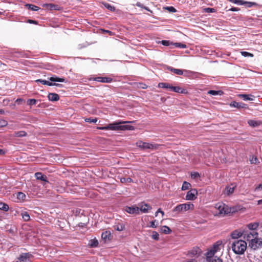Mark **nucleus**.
Masks as SVG:
<instances>
[{
  "instance_id": "1",
  "label": "nucleus",
  "mask_w": 262,
  "mask_h": 262,
  "mask_svg": "<svg viewBox=\"0 0 262 262\" xmlns=\"http://www.w3.org/2000/svg\"><path fill=\"white\" fill-rule=\"evenodd\" d=\"M129 121H117L113 123L108 124L105 126L99 127L101 130H133L135 129L133 126L129 125H123L126 123H130Z\"/></svg>"
},
{
  "instance_id": "2",
  "label": "nucleus",
  "mask_w": 262,
  "mask_h": 262,
  "mask_svg": "<svg viewBox=\"0 0 262 262\" xmlns=\"http://www.w3.org/2000/svg\"><path fill=\"white\" fill-rule=\"evenodd\" d=\"M229 244L231 245V248L233 252L238 255H241L244 253L247 248V243L242 239H235L233 241H230Z\"/></svg>"
},
{
  "instance_id": "3",
  "label": "nucleus",
  "mask_w": 262,
  "mask_h": 262,
  "mask_svg": "<svg viewBox=\"0 0 262 262\" xmlns=\"http://www.w3.org/2000/svg\"><path fill=\"white\" fill-rule=\"evenodd\" d=\"M193 205L190 203H184L178 205L176 206L173 209V212H175L177 213H181L182 212H185L191 208H193Z\"/></svg>"
},
{
  "instance_id": "4",
  "label": "nucleus",
  "mask_w": 262,
  "mask_h": 262,
  "mask_svg": "<svg viewBox=\"0 0 262 262\" xmlns=\"http://www.w3.org/2000/svg\"><path fill=\"white\" fill-rule=\"evenodd\" d=\"M222 245L221 241H217L205 254V256H215V254L220 251V247Z\"/></svg>"
},
{
  "instance_id": "5",
  "label": "nucleus",
  "mask_w": 262,
  "mask_h": 262,
  "mask_svg": "<svg viewBox=\"0 0 262 262\" xmlns=\"http://www.w3.org/2000/svg\"><path fill=\"white\" fill-rule=\"evenodd\" d=\"M252 241L249 243V246L253 250H256L262 246V239L257 237L252 238Z\"/></svg>"
},
{
  "instance_id": "6",
  "label": "nucleus",
  "mask_w": 262,
  "mask_h": 262,
  "mask_svg": "<svg viewBox=\"0 0 262 262\" xmlns=\"http://www.w3.org/2000/svg\"><path fill=\"white\" fill-rule=\"evenodd\" d=\"M243 235L245 239L250 242L253 240L252 238L257 237L258 233L255 231H250L243 233Z\"/></svg>"
},
{
  "instance_id": "7",
  "label": "nucleus",
  "mask_w": 262,
  "mask_h": 262,
  "mask_svg": "<svg viewBox=\"0 0 262 262\" xmlns=\"http://www.w3.org/2000/svg\"><path fill=\"white\" fill-rule=\"evenodd\" d=\"M139 209V212L140 211L146 213L148 212V210L151 209V207L148 204L144 203L141 202L138 204V206H137Z\"/></svg>"
},
{
  "instance_id": "8",
  "label": "nucleus",
  "mask_w": 262,
  "mask_h": 262,
  "mask_svg": "<svg viewBox=\"0 0 262 262\" xmlns=\"http://www.w3.org/2000/svg\"><path fill=\"white\" fill-rule=\"evenodd\" d=\"M197 194V190L195 189H191L187 192L185 199L187 200H194L196 198Z\"/></svg>"
},
{
  "instance_id": "9",
  "label": "nucleus",
  "mask_w": 262,
  "mask_h": 262,
  "mask_svg": "<svg viewBox=\"0 0 262 262\" xmlns=\"http://www.w3.org/2000/svg\"><path fill=\"white\" fill-rule=\"evenodd\" d=\"M90 79L102 83H111L113 81V79L112 78L107 77H93Z\"/></svg>"
},
{
  "instance_id": "10",
  "label": "nucleus",
  "mask_w": 262,
  "mask_h": 262,
  "mask_svg": "<svg viewBox=\"0 0 262 262\" xmlns=\"http://www.w3.org/2000/svg\"><path fill=\"white\" fill-rule=\"evenodd\" d=\"M124 210L129 214H139L138 208L136 206H126L124 208Z\"/></svg>"
},
{
  "instance_id": "11",
  "label": "nucleus",
  "mask_w": 262,
  "mask_h": 262,
  "mask_svg": "<svg viewBox=\"0 0 262 262\" xmlns=\"http://www.w3.org/2000/svg\"><path fill=\"white\" fill-rule=\"evenodd\" d=\"M137 145L139 147L142 148L143 149H152L154 147V145L147 142H143L142 141L137 142Z\"/></svg>"
},
{
  "instance_id": "12",
  "label": "nucleus",
  "mask_w": 262,
  "mask_h": 262,
  "mask_svg": "<svg viewBox=\"0 0 262 262\" xmlns=\"http://www.w3.org/2000/svg\"><path fill=\"white\" fill-rule=\"evenodd\" d=\"M215 208L217 209L219 214H226L228 213L227 210L225 209V205L224 204L218 203L215 205Z\"/></svg>"
},
{
  "instance_id": "13",
  "label": "nucleus",
  "mask_w": 262,
  "mask_h": 262,
  "mask_svg": "<svg viewBox=\"0 0 262 262\" xmlns=\"http://www.w3.org/2000/svg\"><path fill=\"white\" fill-rule=\"evenodd\" d=\"M170 91L180 94H186L188 93V91L186 89H183L180 86H174L171 85V87L170 88Z\"/></svg>"
},
{
  "instance_id": "14",
  "label": "nucleus",
  "mask_w": 262,
  "mask_h": 262,
  "mask_svg": "<svg viewBox=\"0 0 262 262\" xmlns=\"http://www.w3.org/2000/svg\"><path fill=\"white\" fill-rule=\"evenodd\" d=\"M206 262H223L220 257L216 256H205Z\"/></svg>"
},
{
  "instance_id": "15",
  "label": "nucleus",
  "mask_w": 262,
  "mask_h": 262,
  "mask_svg": "<svg viewBox=\"0 0 262 262\" xmlns=\"http://www.w3.org/2000/svg\"><path fill=\"white\" fill-rule=\"evenodd\" d=\"M32 257V255L30 253H24L21 254L18 257L21 262H27V260Z\"/></svg>"
},
{
  "instance_id": "16",
  "label": "nucleus",
  "mask_w": 262,
  "mask_h": 262,
  "mask_svg": "<svg viewBox=\"0 0 262 262\" xmlns=\"http://www.w3.org/2000/svg\"><path fill=\"white\" fill-rule=\"evenodd\" d=\"M229 105L231 107H236L237 108H246L247 105L243 102H237L236 101L231 102Z\"/></svg>"
},
{
  "instance_id": "17",
  "label": "nucleus",
  "mask_w": 262,
  "mask_h": 262,
  "mask_svg": "<svg viewBox=\"0 0 262 262\" xmlns=\"http://www.w3.org/2000/svg\"><path fill=\"white\" fill-rule=\"evenodd\" d=\"M238 97L242 98V99H243L245 101H247V100H249V101H253L254 100V98H255V97L254 96V95H252V94H239L238 95Z\"/></svg>"
},
{
  "instance_id": "18",
  "label": "nucleus",
  "mask_w": 262,
  "mask_h": 262,
  "mask_svg": "<svg viewBox=\"0 0 262 262\" xmlns=\"http://www.w3.org/2000/svg\"><path fill=\"white\" fill-rule=\"evenodd\" d=\"M248 124L249 126L254 127L260 125L262 124V122L261 121L249 120L248 121Z\"/></svg>"
},
{
  "instance_id": "19",
  "label": "nucleus",
  "mask_w": 262,
  "mask_h": 262,
  "mask_svg": "<svg viewBox=\"0 0 262 262\" xmlns=\"http://www.w3.org/2000/svg\"><path fill=\"white\" fill-rule=\"evenodd\" d=\"M48 98L51 101H57L59 99V95L56 93H49Z\"/></svg>"
},
{
  "instance_id": "20",
  "label": "nucleus",
  "mask_w": 262,
  "mask_h": 262,
  "mask_svg": "<svg viewBox=\"0 0 262 262\" xmlns=\"http://www.w3.org/2000/svg\"><path fill=\"white\" fill-rule=\"evenodd\" d=\"M231 237L234 240L238 239V238L243 236V233L237 230H235L231 233Z\"/></svg>"
},
{
  "instance_id": "21",
  "label": "nucleus",
  "mask_w": 262,
  "mask_h": 262,
  "mask_svg": "<svg viewBox=\"0 0 262 262\" xmlns=\"http://www.w3.org/2000/svg\"><path fill=\"white\" fill-rule=\"evenodd\" d=\"M35 177L37 180H39L44 182H48L47 178L46 176L42 174V173L37 172L35 173Z\"/></svg>"
},
{
  "instance_id": "22",
  "label": "nucleus",
  "mask_w": 262,
  "mask_h": 262,
  "mask_svg": "<svg viewBox=\"0 0 262 262\" xmlns=\"http://www.w3.org/2000/svg\"><path fill=\"white\" fill-rule=\"evenodd\" d=\"M49 80L52 82H65V79L62 78L58 77L57 76H52L48 78Z\"/></svg>"
},
{
  "instance_id": "23",
  "label": "nucleus",
  "mask_w": 262,
  "mask_h": 262,
  "mask_svg": "<svg viewBox=\"0 0 262 262\" xmlns=\"http://www.w3.org/2000/svg\"><path fill=\"white\" fill-rule=\"evenodd\" d=\"M168 69L177 75H181L183 74V71L181 69H175L170 67H168Z\"/></svg>"
},
{
  "instance_id": "24",
  "label": "nucleus",
  "mask_w": 262,
  "mask_h": 262,
  "mask_svg": "<svg viewBox=\"0 0 262 262\" xmlns=\"http://www.w3.org/2000/svg\"><path fill=\"white\" fill-rule=\"evenodd\" d=\"M25 7L29 10H31L34 11H37L40 9L39 7L33 4H26L25 5Z\"/></svg>"
},
{
  "instance_id": "25",
  "label": "nucleus",
  "mask_w": 262,
  "mask_h": 262,
  "mask_svg": "<svg viewBox=\"0 0 262 262\" xmlns=\"http://www.w3.org/2000/svg\"><path fill=\"white\" fill-rule=\"evenodd\" d=\"M41 83L43 85H49V86L56 85V86H59V87H60L62 85L60 84L52 83L51 82H50V81L46 80H42V81H41Z\"/></svg>"
},
{
  "instance_id": "26",
  "label": "nucleus",
  "mask_w": 262,
  "mask_h": 262,
  "mask_svg": "<svg viewBox=\"0 0 262 262\" xmlns=\"http://www.w3.org/2000/svg\"><path fill=\"white\" fill-rule=\"evenodd\" d=\"M161 232L164 234H169L171 232V230L167 226H163L160 228Z\"/></svg>"
},
{
  "instance_id": "27",
  "label": "nucleus",
  "mask_w": 262,
  "mask_h": 262,
  "mask_svg": "<svg viewBox=\"0 0 262 262\" xmlns=\"http://www.w3.org/2000/svg\"><path fill=\"white\" fill-rule=\"evenodd\" d=\"M258 223H250L248 225V228L251 231H255V229L258 227Z\"/></svg>"
},
{
  "instance_id": "28",
  "label": "nucleus",
  "mask_w": 262,
  "mask_h": 262,
  "mask_svg": "<svg viewBox=\"0 0 262 262\" xmlns=\"http://www.w3.org/2000/svg\"><path fill=\"white\" fill-rule=\"evenodd\" d=\"M102 5L103 6L110 10L111 12H114L115 11V8L114 6L111 5V4L107 3H103Z\"/></svg>"
},
{
  "instance_id": "29",
  "label": "nucleus",
  "mask_w": 262,
  "mask_h": 262,
  "mask_svg": "<svg viewBox=\"0 0 262 262\" xmlns=\"http://www.w3.org/2000/svg\"><path fill=\"white\" fill-rule=\"evenodd\" d=\"M171 85L169 83H165V82H160L158 84V87L163 89H168L170 90V88Z\"/></svg>"
},
{
  "instance_id": "30",
  "label": "nucleus",
  "mask_w": 262,
  "mask_h": 262,
  "mask_svg": "<svg viewBox=\"0 0 262 262\" xmlns=\"http://www.w3.org/2000/svg\"><path fill=\"white\" fill-rule=\"evenodd\" d=\"M98 245V241L96 239H93L90 241L89 246L92 248L97 247Z\"/></svg>"
},
{
  "instance_id": "31",
  "label": "nucleus",
  "mask_w": 262,
  "mask_h": 262,
  "mask_svg": "<svg viewBox=\"0 0 262 262\" xmlns=\"http://www.w3.org/2000/svg\"><path fill=\"white\" fill-rule=\"evenodd\" d=\"M208 94L214 96L222 95L223 94V92L222 91L209 90L208 92Z\"/></svg>"
},
{
  "instance_id": "32",
  "label": "nucleus",
  "mask_w": 262,
  "mask_h": 262,
  "mask_svg": "<svg viewBox=\"0 0 262 262\" xmlns=\"http://www.w3.org/2000/svg\"><path fill=\"white\" fill-rule=\"evenodd\" d=\"M9 208V206L7 204L3 202H0V210L4 211H8Z\"/></svg>"
},
{
  "instance_id": "33",
  "label": "nucleus",
  "mask_w": 262,
  "mask_h": 262,
  "mask_svg": "<svg viewBox=\"0 0 262 262\" xmlns=\"http://www.w3.org/2000/svg\"><path fill=\"white\" fill-rule=\"evenodd\" d=\"M15 137H23L27 135V133L23 130L15 132L14 134Z\"/></svg>"
},
{
  "instance_id": "34",
  "label": "nucleus",
  "mask_w": 262,
  "mask_h": 262,
  "mask_svg": "<svg viewBox=\"0 0 262 262\" xmlns=\"http://www.w3.org/2000/svg\"><path fill=\"white\" fill-rule=\"evenodd\" d=\"M234 186H227L226 187V192L225 193L227 195H230L232 194L234 192Z\"/></svg>"
},
{
  "instance_id": "35",
  "label": "nucleus",
  "mask_w": 262,
  "mask_h": 262,
  "mask_svg": "<svg viewBox=\"0 0 262 262\" xmlns=\"http://www.w3.org/2000/svg\"><path fill=\"white\" fill-rule=\"evenodd\" d=\"M17 198L20 201H24L26 198V195L22 192H18L16 194Z\"/></svg>"
},
{
  "instance_id": "36",
  "label": "nucleus",
  "mask_w": 262,
  "mask_h": 262,
  "mask_svg": "<svg viewBox=\"0 0 262 262\" xmlns=\"http://www.w3.org/2000/svg\"><path fill=\"white\" fill-rule=\"evenodd\" d=\"M190 186L191 185L189 183L184 181L183 183L181 189L182 190H186L188 189Z\"/></svg>"
},
{
  "instance_id": "37",
  "label": "nucleus",
  "mask_w": 262,
  "mask_h": 262,
  "mask_svg": "<svg viewBox=\"0 0 262 262\" xmlns=\"http://www.w3.org/2000/svg\"><path fill=\"white\" fill-rule=\"evenodd\" d=\"M173 45L175 47L178 48L185 49L187 47V46L185 44L182 43L180 42H175Z\"/></svg>"
},
{
  "instance_id": "38",
  "label": "nucleus",
  "mask_w": 262,
  "mask_h": 262,
  "mask_svg": "<svg viewBox=\"0 0 262 262\" xmlns=\"http://www.w3.org/2000/svg\"><path fill=\"white\" fill-rule=\"evenodd\" d=\"M111 235L110 232L107 231L102 232L101 234V237L103 239H107L109 238V236Z\"/></svg>"
},
{
  "instance_id": "39",
  "label": "nucleus",
  "mask_w": 262,
  "mask_h": 262,
  "mask_svg": "<svg viewBox=\"0 0 262 262\" xmlns=\"http://www.w3.org/2000/svg\"><path fill=\"white\" fill-rule=\"evenodd\" d=\"M120 182L122 183H125L126 182L131 183L133 182V180L130 178H120Z\"/></svg>"
},
{
  "instance_id": "40",
  "label": "nucleus",
  "mask_w": 262,
  "mask_h": 262,
  "mask_svg": "<svg viewBox=\"0 0 262 262\" xmlns=\"http://www.w3.org/2000/svg\"><path fill=\"white\" fill-rule=\"evenodd\" d=\"M22 217L25 221H28L30 220V215L27 212L22 213Z\"/></svg>"
},
{
  "instance_id": "41",
  "label": "nucleus",
  "mask_w": 262,
  "mask_h": 262,
  "mask_svg": "<svg viewBox=\"0 0 262 262\" xmlns=\"http://www.w3.org/2000/svg\"><path fill=\"white\" fill-rule=\"evenodd\" d=\"M241 54L242 56L245 57H253V55L249 52H246V51H242Z\"/></svg>"
},
{
  "instance_id": "42",
  "label": "nucleus",
  "mask_w": 262,
  "mask_h": 262,
  "mask_svg": "<svg viewBox=\"0 0 262 262\" xmlns=\"http://www.w3.org/2000/svg\"><path fill=\"white\" fill-rule=\"evenodd\" d=\"M36 103V100L35 99H30L27 100V103L28 105H35Z\"/></svg>"
},
{
  "instance_id": "43",
  "label": "nucleus",
  "mask_w": 262,
  "mask_h": 262,
  "mask_svg": "<svg viewBox=\"0 0 262 262\" xmlns=\"http://www.w3.org/2000/svg\"><path fill=\"white\" fill-rule=\"evenodd\" d=\"M125 226L123 224H119L115 227V229L117 231H122L124 229Z\"/></svg>"
},
{
  "instance_id": "44",
  "label": "nucleus",
  "mask_w": 262,
  "mask_h": 262,
  "mask_svg": "<svg viewBox=\"0 0 262 262\" xmlns=\"http://www.w3.org/2000/svg\"><path fill=\"white\" fill-rule=\"evenodd\" d=\"M85 121L89 123H96L97 120L96 118H88L85 119Z\"/></svg>"
},
{
  "instance_id": "45",
  "label": "nucleus",
  "mask_w": 262,
  "mask_h": 262,
  "mask_svg": "<svg viewBox=\"0 0 262 262\" xmlns=\"http://www.w3.org/2000/svg\"><path fill=\"white\" fill-rule=\"evenodd\" d=\"M159 234L156 231H153L152 232V234L151 235V237L152 238L155 239V240H157L158 241L159 239Z\"/></svg>"
},
{
  "instance_id": "46",
  "label": "nucleus",
  "mask_w": 262,
  "mask_h": 262,
  "mask_svg": "<svg viewBox=\"0 0 262 262\" xmlns=\"http://www.w3.org/2000/svg\"><path fill=\"white\" fill-rule=\"evenodd\" d=\"M150 227L155 228L158 226V222L156 220L152 221L150 222Z\"/></svg>"
},
{
  "instance_id": "47",
  "label": "nucleus",
  "mask_w": 262,
  "mask_h": 262,
  "mask_svg": "<svg viewBox=\"0 0 262 262\" xmlns=\"http://www.w3.org/2000/svg\"><path fill=\"white\" fill-rule=\"evenodd\" d=\"M250 161L252 164H257L259 162L256 157H252V158L250 159Z\"/></svg>"
},
{
  "instance_id": "48",
  "label": "nucleus",
  "mask_w": 262,
  "mask_h": 262,
  "mask_svg": "<svg viewBox=\"0 0 262 262\" xmlns=\"http://www.w3.org/2000/svg\"><path fill=\"white\" fill-rule=\"evenodd\" d=\"M161 43L162 45H163V46H168L170 44H171V42H170V41L166 40H162L161 41Z\"/></svg>"
},
{
  "instance_id": "49",
  "label": "nucleus",
  "mask_w": 262,
  "mask_h": 262,
  "mask_svg": "<svg viewBox=\"0 0 262 262\" xmlns=\"http://www.w3.org/2000/svg\"><path fill=\"white\" fill-rule=\"evenodd\" d=\"M165 9L168 10L170 12H176V9L172 6L170 7H167L165 8Z\"/></svg>"
},
{
  "instance_id": "50",
  "label": "nucleus",
  "mask_w": 262,
  "mask_h": 262,
  "mask_svg": "<svg viewBox=\"0 0 262 262\" xmlns=\"http://www.w3.org/2000/svg\"><path fill=\"white\" fill-rule=\"evenodd\" d=\"M230 2H231L234 4H238V5H244V3L243 1L241 0H229Z\"/></svg>"
},
{
  "instance_id": "51",
  "label": "nucleus",
  "mask_w": 262,
  "mask_h": 262,
  "mask_svg": "<svg viewBox=\"0 0 262 262\" xmlns=\"http://www.w3.org/2000/svg\"><path fill=\"white\" fill-rule=\"evenodd\" d=\"M191 178L193 179H196L200 177V174L197 172H194L191 173Z\"/></svg>"
},
{
  "instance_id": "52",
  "label": "nucleus",
  "mask_w": 262,
  "mask_h": 262,
  "mask_svg": "<svg viewBox=\"0 0 262 262\" xmlns=\"http://www.w3.org/2000/svg\"><path fill=\"white\" fill-rule=\"evenodd\" d=\"M7 124V122L6 121L0 119V127L5 126Z\"/></svg>"
},
{
  "instance_id": "53",
  "label": "nucleus",
  "mask_w": 262,
  "mask_h": 262,
  "mask_svg": "<svg viewBox=\"0 0 262 262\" xmlns=\"http://www.w3.org/2000/svg\"><path fill=\"white\" fill-rule=\"evenodd\" d=\"M244 4H246L249 8L251 7L253 5H255V3L252 2H243Z\"/></svg>"
},
{
  "instance_id": "54",
  "label": "nucleus",
  "mask_w": 262,
  "mask_h": 262,
  "mask_svg": "<svg viewBox=\"0 0 262 262\" xmlns=\"http://www.w3.org/2000/svg\"><path fill=\"white\" fill-rule=\"evenodd\" d=\"M24 100L23 99H21V98H18L15 101V103L18 104V105H19V104H21L22 102H23Z\"/></svg>"
},
{
  "instance_id": "55",
  "label": "nucleus",
  "mask_w": 262,
  "mask_h": 262,
  "mask_svg": "<svg viewBox=\"0 0 262 262\" xmlns=\"http://www.w3.org/2000/svg\"><path fill=\"white\" fill-rule=\"evenodd\" d=\"M206 11L207 12L212 13L214 12V9L213 8H208L206 9Z\"/></svg>"
},
{
  "instance_id": "56",
  "label": "nucleus",
  "mask_w": 262,
  "mask_h": 262,
  "mask_svg": "<svg viewBox=\"0 0 262 262\" xmlns=\"http://www.w3.org/2000/svg\"><path fill=\"white\" fill-rule=\"evenodd\" d=\"M28 23H29L30 24H37V23L36 20H34L32 19H28Z\"/></svg>"
},
{
  "instance_id": "57",
  "label": "nucleus",
  "mask_w": 262,
  "mask_h": 262,
  "mask_svg": "<svg viewBox=\"0 0 262 262\" xmlns=\"http://www.w3.org/2000/svg\"><path fill=\"white\" fill-rule=\"evenodd\" d=\"M230 10L231 11H237L239 10V8H236V7H232L230 9Z\"/></svg>"
},
{
  "instance_id": "58",
  "label": "nucleus",
  "mask_w": 262,
  "mask_h": 262,
  "mask_svg": "<svg viewBox=\"0 0 262 262\" xmlns=\"http://www.w3.org/2000/svg\"><path fill=\"white\" fill-rule=\"evenodd\" d=\"M262 190V184L258 185V186L256 187V190Z\"/></svg>"
},
{
  "instance_id": "59",
  "label": "nucleus",
  "mask_w": 262,
  "mask_h": 262,
  "mask_svg": "<svg viewBox=\"0 0 262 262\" xmlns=\"http://www.w3.org/2000/svg\"><path fill=\"white\" fill-rule=\"evenodd\" d=\"M50 6H51V9H53L54 10H56L57 9L56 8V6L55 5L50 4Z\"/></svg>"
},
{
  "instance_id": "60",
  "label": "nucleus",
  "mask_w": 262,
  "mask_h": 262,
  "mask_svg": "<svg viewBox=\"0 0 262 262\" xmlns=\"http://www.w3.org/2000/svg\"><path fill=\"white\" fill-rule=\"evenodd\" d=\"M160 211H161V209L159 208L158 209V210L156 211V213H155V216H158V214L159 213H160Z\"/></svg>"
},
{
  "instance_id": "61",
  "label": "nucleus",
  "mask_w": 262,
  "mask_h": 262,
  "mask_svg": "<svg viewBox=\"0 0 262 262\" xmlns=\"http://www.w3.org/2000/svg\"><path fill=\"white\" fill-rule=\"evenodd\" d=\"M137 6H138V7H141L142 8H144V6H143V5L142 4H141L140 3H138L137 4Z\"/></svg>"
},
{
  "instance_id": "62",
  "label": "nucleus",
  "mask_w": 262,
  "mask_h": 262,
  "mask_svg": "<svg viewBox=\"0 0 262 262\" xmlns=\"http://www.w3.org/2000/svg\"><path fill=\"white\" fill-rule=\"evenodd\" d=\"M144 9L146 10L147 11L150 12H152V11H151L150 9H149L147 7L144 6Z\"/></svg>"
},
{
  "instance_id": "63",
  "label": "nucleus",
  "mask_w": 262,
  "mask_h": 262,
  "mask_svg": "<svg viewBox=\"0 0 262 262\" xmlns=\"http://www.w3.org/2000/svg\"><path fill=\"white\" fill-rule=\"evenodd\" d=\"M257 204L258 205H261L262 204V199L261 200H259L257 201Z\"/></svg>"
},
{
  "instance_id": "64",
  "label": "nucleus",
  "mask_w": 262,
  "mask_h": 262,
  "mask_svg": "<svg viewBox=\"0 0 262 262\" xmlns=\"http://www.w3.org/2000/svg\"><path fill=\"white\" fill-rule=\"evenodd\" d=\"M142 85H143V86H142V89H146L147 88V85L145 84H141Z\"/></svg>"
}]
</instances>
